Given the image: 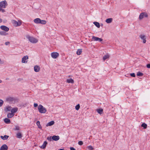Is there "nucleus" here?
Segmentation results:
<instances>
[{
  "mask_svg": "<svg viewBox=\"0 0 150 150\" xmlns=\"http://www.w3.org/2000/svg\"><path fill=\"white\" fill-rule=\"evenodd\" d=\"M38 109L39 112L41 113H45L47 111L46 108L41 104L38 105Z\"/></svg>",
  "mask_w": 150,
  "mask_h": 150,
  "instance_id": "obj_1",
  "label": "nucleus"
},
{
  "mask_svg": "<svg viewBox=\"0 0 150 150\" xmlns=\"http://www.w3.org/2000/svg\"><path fill=\"white\" fill-rule=\"evenodd\" d=\"M4 103V101L0 99V107H1Z\"/></svg>",
  "mask_w": 150,
  "mask_h": 150,
  "instance_id": "obj_38",
  "label": "nucleus"
},
{
  "mask_svg": "<svg viewBox=\"0 0 150 150\" xmlns=\"http://www.w3.org/2000/svg\"><path fill=\"white\" fill-rule=\"evenodd\" d=\"M92 39L94 41H97L98 40L99 38L98 37H95V36H93L92 37Z\"/></svg>",
  "mask_w": 150,
  "mask_h": 150,
  "instance_id": "obj_31",
  "label": "nucleus"
},
{
  "mask_svg": "<svg viewBox=\"0 0 150 150\" xmlns=\"http://www.w3.org/2000/svg\"><path fill=\"white\" fill-rule=\"evenodd\" d=\"M18 110L17 108H13L11 110V112L13 114L16 113L17 112Z\"/></svg>",
  "mask_w": 150,
  "mask_h": 150,
  "instance_id": "obj_17",
  "label": "nucleus"
},
{
  "mask_svg": "<svg viewBox=\"0 0 150 150\" xmlns=\"http://www.w3.org/2000/svg\"><path fill=\"white\" fill-rule=\"evenodd\" d=\"M34 69L35 72H38L39 71L40 68L39 66L36 65L34 66Z\"/></svg>",
  "mask_w": 150,
  "mask_h": 150,
  "instance_id": "obj_12",
  "label": "nucleus"
},
{
  "mask_svg": "<svg viewBox=\"0 0 150 150\" xmlns=\"http://www.w3.org/2000/svg\"><path fill=\"white\" fill-rule=\"evenodd\" d=\"M52 141H57L59 139V137L58 135H54L52 136Z\"/></svg>",
  "mask_w": 150,
  "mask_h": 150,
  "instance_id": "obj_9",
  "label": "nucleus"
},
{
  "mask_svg": "<svg viewBox=\"0 0 150 150\" xmlns=\"http://www.w3.org/2000/svg\"><path fill=\"white\" fill-rule=\"evenodd\" d=\"M14 114H13L11 112V113H9L7 114V117L8 118H10L12 117L14 115Z\"/></svg>",
  "mask_w": 150,
  "mask_h": 150,
  "instance_id": "obj_25",
  "label": "nucleus"
},
{
  "mask_svg": "<svg viewBox=\"0 0 150 150\" xmlns=\"http://www.w3.org/2000/svg\"><path fill=\"white\" fill-rule=\"evenodd\" d=\"M78 144L80 145H82L83 144V142L82 141H79L78 142Z\"/></svg>",
  "mask_w": 150,
  "mask_h": 150,
  "instance_id": "obj_40",
  "label": "nucleus"
},
{
  "mask_svg": "<svg viewBox=\"0 0 150 150\" xmlns=\"http://www.w3.org/2000/svg\"><path fill=\"white\" fill-rule=\"evenodd\" d=\"M59 150H64V149H59Z\"/></svg>",
  "mask_w": 150,
  "mask_h": 150,
  "instance_id": "obj_51",
  "label": "nucleus"
},
{
  "mask_svg": "<svg viewBox=\"0 0 150 150\" xmlns=\"http://www.w3.org/2000/svg\"><path fill=\"white\" fill-rule=\"evenodd\" d=\"M148 17V15L146 12H142L141 13L139 17V18L140 20H141L143 19L144 17L147 18Z\"/></svg>",
  "mask_w": 150,
  "mask_h": 150,
  "instance_id": "obj_3",
  "label": "nucleus"
},
{
  "mask_svg": "<svg viewBox=\"0 0 150 150\" xmlns=\"http://www.w3.org/2000/svg\"><path fill=\"white\" fill-rule=\"evenodd\" d=\"M141 126V127H143L144 129H145L147 128V125L145 123H142Z\"/></svg>",
  "mask_w": 150,
  "mask_h": 150,
  "instance_id": "obj_28",
  "label": "nucleus"
},
{
  "mask_svg": "<svg viewBox=\"0 0 150 150\" xmlns=\"http://www.w3.org/2000/svg\"><path fill=\"white\" fill-rule=\"evenodd\" d=\"M47 144V142L45 141L44 142L43 144L40 146V148L42 149H45V148Z\"/></svg>",
  "mask_w": 150,
  "mask_h": 150,
  "instance_id": "obj_11",
  "label": "nucleus"
},
{
  "mask_svg": "<svg viewBox=\"0 0 150 150\" xmlns=\"http://www.w3.org/2000/svg\"><path fill=\"white\" fill-rule=\"evenodd\" d=\"M13 130H20V127L18 126H15V127L13 128Z\"/></svg>",
  "mask_w": 150,
  "mask_h": 150,
  "instance_id": "obj_34",
  "label": "nucleus"
},
{
  "mask_svg": "<svg viewBox=\"0 0 150 150\" xmlns=\"http://www.w3.org/2000/svg\"><path fill=\"white\" fill-rule=\"evenodd\" d=\"M0 28L2 30L5 32H7L9 30V28L5 25H1Z\"/></svg>",
  "mask_w": 150,
  "mask_h": 150,
  "instance_id": "obj_6",
  "label": "nucleus"
},
{
  "mask_svg": "<svg viewBox=\"0 0 150 150\" xmlns=\"http://www.w3.org/2000/svg\"><path fill=\"white\" fill-rule=\"evenodd\" d=\"M82 52V49H79L77 50L76 54L78 55H80L81 54Z\"/></svg>",
  "mask_w": 150,
  "mask_h": 150,
  "instance_id": "obj_27",
  "label": "nucleus"
},
{
  "mask_svg": "<svg viewBox=\"0 0 150 150\" xmlns=\"http://www.w3.org/2000/svg\"><path fill=\"white\" fill-rule=\"evenodd\" d=\"M112 21V18H108L106 19L105 22L108 23H111Z\"/></svg>",
  "mask_w": 150,
  "mask_h": 150,
  "instance_id": "obj_22",
  "label": "nucleus"
},
{
  "mask_svg": "<svg viewBox=\"0 0 150 150\" xmlns=\"http://www.w3.org/2000/svg\"><path fill=\"white\" fill-rule=\"evenodd\" d=\"M9 44L10 42H7L5 43V44L6 45H8Z\"/></svg>",
  "mask_w": 150,
  "mask_h": 150,
  "instance_id": "obj_48",
  "label": "nucleus"
},
{
  "mask_svg": "<svg viewBox=\"0 0 150 150\" xmlns=\"http://www.w3.org/2000/svg\"><path fill=\"white\" fill-rule=\"evenodd\" d=\"M15 100L14 98L12 97H9L6 98V100L8 102H12Z\"/></svg>",
  "mask_w": 150,
  "mask_h": 150,
  "instance_id": "obj_13",
  "label": "nucleus"
},
{
  "mask_svg": "<svg viewBox=\"0 0 150 150\" xmlns=\"http://www.w3.org/2000/svg\"><path fill=\"white\" fill-rule=\"evenodd\" d=\"M28 57L27 55L24 56L22 58V62L24 63H27V61H26V60L28 59Z\"/></svg>",
  "mask_w": 150,
  "mask_h": 150,
  "instance_id": "obj_7",
  "label": "nucleus"
},
{
  "mask_svg": "<svg viewBox=\"0 0 150 150\" xmlns=\"http://www.w3.org/2000/svg\"><path fill=\"white\" fill-rule=\"evenodd\" d=\"M13 24L15 26L17 27V25H18V22L16 21L13 20L12 22Z\"/></svg>",
  "mask_w": 150,
  "mask_h": 150,
  "instance_id": "obj_32",
  "label": "nucleus"
},
{
  "mask_svg": "<svg viewBox=\"0 0 150 150\" xmlns=\"http://www.w3.org/2000/svg\"><path fill=\"white\" fill-rule=\"evenodd\" d=\"M1 59H0V62H1Z\"/></svg>",
  "mask_w": 150,
  "mask_h": 150,
  "instance_id": "obj_55",
  "label": "nucleus"
},
{
  "mask_svg": "<svg viewBox=\"0 0 150 150\" xmlns=\"http://www.w3.org/2000/svg\"><path fill=\"white\" fill-rule=\"evenodd\" d=\"M7 5L6 1V0L1 1L0 2V6L3 8H6V5Z\"/></svg>",
  "mask_w": 150,
  "mask_h": 150,
  "instance_id": "obj_4",
  "label": "nucleus"
},
{
  "mask_svg": "<svg viewBox=\"0 0 150 150\" xmlns=\"http://www.w3.org/2000/svg\"><path fill=\"white\" fill-rule=\"evenodd\" d=\"M96 111L100 115H101L103 112V110L102 108H98L97 109Z\"/></svg>",
  "mask_w": 150,
  "mask_h": 150,
  "instance_id": "obj_16",
  "label": "nucleus"
},
{
  "mask_svg": "<svg viewBox=\"0 0 150 150\" xmlns=\"http://www.w3.org/2000/svg\"><path fill=\"white\" fill-rule=\"evenodd\" d=\"M2 82V81L1 80H0V83Z\"/></svg>",
  "mask_w": 150,
  "mask_h": 150,
  "instance_id": "obj_53",
  "label": "nucleus"
},
{
  "mask_svg": "<svg viewBox=\"0 0 150 150\" xmlns=\"http://www.w3.org/2000/svg\"><path fill=\"white\" fill-rule=\"evenodd\" d=\"M36 124L39 128L40 129H41L42 128V127L40 125V122L39 121H38L37 122Z\"/></svg>",
  "mask_w": 150,
  "mask_h": 150,
  "instance_id": "obj_26",
  "label": "nucleus"
},
{
  "mask_svg": "<svg viewBox=\"0 0 150 150\" xmlns=\"http://www.w3.org/2000/svg\"><path fill=\"white\" fill-rule=\"evenodd\" d=\"M101 25V26H103V24H102Z\"/></svg>",
  "mask_w": 150,
  "mask_h": 150,
  "instance_id": "obj_54",
  "label": "nucleus"
},
{
  "mask_svg": "<svg viewBox=\"0 0 150 150\" xmlns=\"http://www.w3.org/2000/svg\"><path fill=\"white\" fill-rule=\"evenodd\" d=\"M34 106L35 107H36L38 106V104L37 103H34Z\"/></svg>",
  "mask_w": 150,
  "mask_h": 150,
  "instance_id": "obj_45",
  "label": "nucleus"
},
{
  "mask_svg": "<svg viewBox=\"0 0 150 150\" xmlns=\"http://www.w3.org/2000/svg\"><path fill=\"white\" fill-rule=\"evenodd\" d=\"M93 24L98 28H99L100 27V25L98 22H94L93 23Z\"/></svg>",
  "mask_w": 150,
  "mask_h": 150,
  "instance_id": "obj_23",
  "label": "nucleus"
},
{
  "mask_svg": "<svg viewBox=\"0 0 150 150\" xmlns=\"http://www.w3.org/2000/svg\"><path fill=\"white\" fill-rule=\"evenodd\" d=\"M80 108V105L79 104H78L75 106V109L77 110H79V109Z\"/></svg>",
  "mask_w": 150,
  "mask_h": 150,
  "instance_id": "obj_36",
  "label": "nucleus"
},
{
  "mask_svg": "<svg viewBox=\"0 0 150 150\" xmlns=\"http://www.w3.org/2000/svg\"><path fill=\"white\" fill-rule=\"evenodd\" d=\"M8 147L7 145L5 144L3 145L1 147L0 150H7Z\"/></svg>",
  "mask_w": 150,
  "mask_h": 150,
  "instance_id": "obj_8",
  "label": "nucleus"
},
{
  "mask_svg": "<svg viewBox=\"0 0 150 150\" xmlns=\"http://www.w3.org/2000/svg\"><path fill=\"white\" fill-rule=\"evenodd\" d=\"M8 34L6 33V32L4 31H0V35H6Z\"/></svg>",
  "mask_w": 150,
  "mask_h": 150,
  "instance_id": "obj_24",
  "label": "nucleus"
},
{
  "mask_svg": "<svg viewBox=\"0 0 150 150\" xmlns=\"http://www.w3.org/2000/svg\"><path fill=\"white\" fill-rule=\"evenodd\" d=\"M1 8V7L0 6V8Z\"/></svg>",
  "mask_w": 150,
  "mask_h": 150,
  "instance_id": "obj_56",
  "label": "nucleus"
},
{
  "mask_svg": "<svg viewBox=\"0 0 150 150\" xmlns=\"http://www.w3.org/2000/svg\"><path fill=\"white\" fill-rule=\"evenodd\" d=\"M140 38L141 39L143 40V42L144 43H145L146 42V36L145 35H140Z\"/></svg>",
  "mask_w": 150,
  "mask_h": 150,
  "instance_id": "obj_10",
  "label": "nucleus"
},
{
  "mask_svg": "<svg viewBox=\"0 0 150 150\" xmlns=\"http://www.w3.org/2000/svg\"><path fill=\"white\" fill-rule=\"evenodd\" d=\"M1 138L4 140H7L9 137V136L6 135H4V136H1Z\"/></svg>",
  "mask_w": 150,
  "mask_h": 150,
  "instance_id": "obj_14",
  "label": "nucleus"
},
{
  "mask_svg": "<svg viewBox=\"0 0 150 150\" xmlns=\"http://www.w3.org/2000/svg\"><path fill=\"white\" fill-rule=\"evenodd\" d=\"M146 67L148 68H150V64H148L146 65Z\"/></svg>",
  "mask_w": 150,
  "mask_h": 150,
  "instance_id": "obj_44",
  "label": "nucleus"
},
{
  "mask_svg": "<svg viewBox=\"0 0 150 150\" xmlns=\"http://www.w3.org/2000/svg\"><path fill=\"white\" fill-rule=\"evenodd\" d=\"M88 149L89 150H93L94 149L93 147L91 145L88 146Z\"/></svg>",
  "mask_w": 150,
  "mask_h": 150,
  "instance_id": "obj_39",
  "label": "nucleus"
},
{
  "mask_svg": "<svg viewBox=\"0 0 150 150\" xmlns=\"http://www.w3.org/2000/svg\"><path fill=\"white\" fill-rule=\"evenodd\" d=\"M130 75L132 77H135V73H131L130 74Z\"/></svg>",
  "mask_w": 150,
  "mask_h": 150,
  "instance_id": "obj_41",
  "label": "nucleus"
},
{
  "mask_svg": "<svg viewBox=\"0 0 150 150\" xmlns=\"http://www.w3.org/2000/svg\"><path fill=\"white\" fill-rule=\"evenodd\" d=\"M9 79L8 78H6V80H8Z\"/></svg>",
  "mask_w": 150,
  "mask_h": 150,
  "instance_id": "obj_52",
  "label": "nucleus"
},
{
  "mask_svg": "<svg viewBox=\"0 0 150 150\" xmlns=\"http://www.w3.org/2000/svg\"><path fill=\"white\" fill-rule=\"evenodd\" d=\"M103 40V39L101 38H99L98 40V41L99 42H101V41H102Z\"/></svg>",
  "mask_w": 150,
  "mask_h": 150,
  "instance_id": "obj_46",
  "label": "nucleus"
},
{
  "mask_svg": "<svg viewBox=\"0 0 150 150\" xmlns=\"http://www.w3.org/2000/svg\"><path fill=\"white\" fill-rule=\"evenodd\" d=\"M144 74L143 73L139 71L137 72V76H142Z\"/></svg>",
  "mask_w": 150,
  "mask_h": 150,
  "instance_id": "obj_30",
  "label": "nucleus"
},
{
  "mask_svg": "<svg viewBox=\"0 0 150 150\" xmlns=\"http://www.w3.org/2000/svg\"><path fill=\"white\" fill-rule=\"evenodd\" d=\"M22 79H21L19 78V79H18V81H20Z\"/></svg>",
  "mask_w": 150,
  "mask_h": 150,
  "instance_id": "obj_49",
  "label": "nucleus"
},
{
  "mask_svg": "<svg viewBox=\"0 0 150 150\" xmlns=\"http://www.w3.org/2000/svg\"><path fill=\"white\" fill-rule=\"evenodd\" d=\"M11 106H7L6 107V110L5 109V110L10 111L11 110Z\"/></svg>",
  "mask_w": 150,
  "mask_h": 150,
  "instance_id": "obj_35",
  "label": "nucleus"
},
{
  "mask_svg": "<svg viewBox=\"0 0 150 150\" xmlns=\"http://www.w3.org/2000/svg\"><path fill=\"white\" fill-rule=\"evenodd\" d=\"M46 22L45 20H41L40 19V23L42 24H45L46 23Z\"/></svg>",
  "mask_w": 150,
  "mask_h": 150,
  "instance_id": "obj_33",
  "label": "nucleus"
},
{
  "mask_svg": "<svg viewBox=\"0 0 150 150\" xmlns=\"http://www.w3.org/2000/svg\"><path fill=\"white\" fill-rule=\"evenodd\" d=\"M0 11H1L3 13L5 12V10L4 9L1 8H0Z\"/></svg>",
  "mask_w": 150,
  "mask_h": 150,
  "instance_id": "obj_43",
  "label": "nucleus"
},
{
  "mask_svg": "<svg viewBox=\"0 0 150 150\" xmlns=\"http://www.w3.org/2000/svg\"><path fill=\"white\" fill-rule=\"evenodd\" d=\"M4 122L7 124H10L11 122L10 120L8 118H5L4 119Z\"/></svg>",
  "mask_w": 150,
  "mask_h": 150,
  "instance_id": "obj_19",
  "label": "nucleus"
},
{
  "mask_svg": "<svg viewBox=\"0 0 150 150\" xmlns=\"http://www.w3.org/2000/svg\"><path fill=\"white\" fill-rule=\"evenodd\" d=\"M52 136H50L49 137H48L47 138V139L49 141H52Z\"/></svg>",
  "mask_w": 150,
  "mask_h": 150,
  "instance_id": "obj_37",
  "label": "nucleus"
},
{
  "mask_svg": "<svg viewBox=\"0 0 150 150\" xmlns=\"http://www.w3.org/2000/svg\"><path fill=\"white\" fill-rule=\"evenodd\" d=\"M70 149V150H76V149L73 147H71Z\"/></svg>",
  "mask_w": 150,
  "mask_h": 150,
  "instance_id": "obj_47",
  "label": "nucleus"
},
{
  "mask_svg": "<svg viewBox=\"0 0 150 150\" xmlns=\"http://www.w3.org/2000/svg\"><path fill=\"white\" fill-rule=\"evenodd\" d=\"M67 82L68 83H73L74 82V80L72 79H67Z\"/></svg>",
  "mask_w": 150,
  "mask_h": 150,
  "instance_id": "obj_20",
  "label": "nucleus"
},
{
  "mask_svg": "<svg viewBox=\"0 0 150 150\" xmlns=\"http://www.w3.org/2000/svg\"><path fill=\"white\" fill-rule=\"evenodd\" d=\"M40 19L38 18H35L34 20V22L36 24L40 23Z\"/></svg>",
  "mask_w": 150,
  "mask_h": 150,
  "instance_id": "obj_18",
  "label": "nucleus"
},
{
  "mask_svg": "<svg viewBox=\"0 0 150 150\" xmlns=\"http://www.w3.org/2000/svg\"><path fill=\"white\" fill-rule=\"evenodd\" d=\"M54 121H51L50 122H49L47 124L46 126L48 127L49 126H51L54 125Z\"/></svg>",
  "mask_w": 150,
  "mask_h": 150,
  "instance_id": "obj_15",
  "label": "nucleus"
},
{
  "mask_svg": "<svg viewBox=\"0 0 150 150\" xmlns=\"http://www.w3.org/2000/svg\"><path fill=\"white\" fill-rule=\"evenodd\" d=\"M21 25V23L20 21L18 22L17 26Z\"/></svg>",
  "mask_w": 150,
  "mask_h": 150,
  "instance_id": "obj_42",
  "label": "nucleus"
},
{
  "mask_svg": "<svg viewBox=\"0 0 150 150\" xmlns=\"http://www.w3.org/2000/svg\"><path fill=\"white\" fill-rule=\"evenodd\" d=\"M109 55L108 54H106L104 55L103 57V60L104 61L106 59L109 58Z\"/></svg>",
  "mask_w": 150,
  "mask_h": 150,
  "instance_id": "obj_29",
  "label": "nucleus"
},
{
  "mask_svg": "<svg viewBox=\"0 0 150 150\" xmlns=\"http://www.w3.org/2000/svg\"><path fill=\"white\" fill-rule=\"evenodd\" d=\"M23 136L21 133L20 132H18L16 134V137L18 138H21Z\"/></svg>",
  "mask_w": 150,
  "mask_h": 150,
  "instance_id": "obj_21",
  "label": "nucleus"
},
{
  "mask_svg": "<svg viewBox=\"0 0 150 150\" xmlns=\"http://www.w3.org/2000/svg\"><path fill=\"white\" fill-rule=\"evenodd\" d=\"M26 38L31 42L33 43H36L38 41V40L36 39L29 35H27Z\"/></svg>",
  "mask_w": 150,
  "mask_h": 150,
  "instance_id": "obj_2",
  "label": "nucleus"
},
{
  "mask_svg": "<svg viewBox=\"0 0 150 150\" xmlns=\"http://www.w3.org/2000/svg\"><path fill=\"white\" fill-rule=\"evenodd\" d=\"M2 19L1 18H0V23L2 22Z\"/></svg>",
  "mask_w": 150,
  "mask_h": 150,
  "instance_id": "obj_50",
  "label": "nucleus"
},
{
  "mask_svg": "<svg viewBox=\"0 0 150 150\" xmlns=\"http://www.w3.org/2000/svg\"><path fill=\"white\" fill-rule=\"evenodd\" d=\"M59 56V54L57 52H53L51 53L52 57L54 59H56Z\"/></svg>",
  "mask_w": 150,
  "mask_h": 150,
  "instance_id": "obj_5",
  "label": "nucleus"
}]
</instances>
